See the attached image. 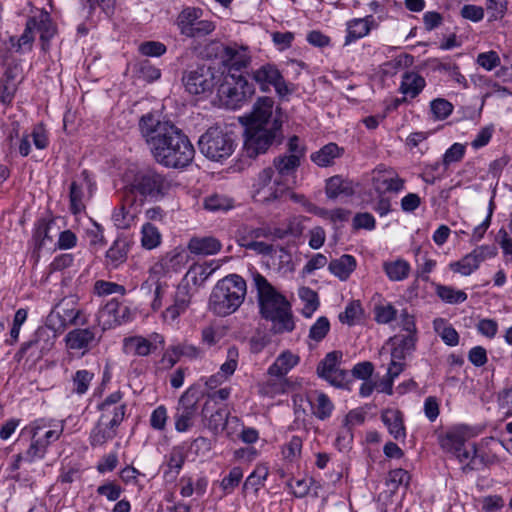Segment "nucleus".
Instances as JSON below:
<instances>
[{"mask_svg": "<svg viewBox=\"0 0 512 512\" xmlns=\"http://www.w3.org/2000/svg\"><path fill=\"white\" fill-rule=\"evenodd\" d=\"M374 24L375 20L371 15L364 18H355L350 20L347 23L345 44H350L351 42L368 35Z\"/></svg>", "mask_w": 512, "mask_h": 512, "instance_id": "c9c22d12", "label": "nucleus"}, {"mask_svg": "<svg viewBox=\"0 0 512 512\" xmlns=\"http://www.w3.org/2000/svg\"><path fill=\"white\" fill-rule=\"evenodd\" d=\"M29 441V446L26 451V462L33 463L36 460L43 459L47 453V449L42 442H39L38 437L35 439V433L32 436H26Z\"/></svg>", "mask_w": 512, "mask_h": 512, "instance_id": "6e6d98bb", "label": "nucleus"}, {"mask_svg": "<svg viewBox=\"0 0 512 512\" xmlns=\"http://www.w3.org/2000/svg\"><path fill=\"white\" fill-rule=\"evenodd\" d=\"M94 378V374L88 370H78L74 374L73 381V389L72 391L78 395H83L88 391V388L91 384V381Z\"/></svg>", "mask_w": 512, "mask_h": 512, "instance_id": "4d7b16f0", "label": "nucleus"}, {"mask_svg": "<svg viewBox=\"0 0 512 512\" xmlns=\"http://www.w3.org/2000/svg\"><path fill=\"white\" fill-rule=\"evenodd\" d=\"M101 338L102 335L97 327L78 326L66 334L64 342L68 350L81 351V354L85 355L100 343Z\"/></svg>", "mask_w": 512, "mask_h": 512, "instance_id": "a211bd4d", "label": "nucleus"}, {"mask_svg": "<svg viewBox=\"0 0 512 512\" xmlns=\"http://www.w3.org/2000/svg\"><path fill=\"white\" fill-rule=\"evenodd\" d=\"M299 297L305 302L302 313L305 317L311 315L317 310L319 306L318 295L309 287H302L299 290Z\"/></svg>", "mask_w": 512, "mask_h": 512, "instance_id": "5fc2aeb1", "label": "nucleus"}, {"mask_svg": "<svg viewBox=\"0 0 512 512\" xmlns=\"http://www.w3.org/2000/svg\"><path fill=\"white\" fill-rule=\"evenodd\" d=\"M162 236L159 229L147 222L141 229V245L147 250H152L161 244Z\"/></svg>", "mask_w": 512, "mask_h": 512, "instance_id": "09e8293b", "label": "nucleus"}, {"mask_svg": "<svg viewBox=\"0 0 512 512\" xmlns=\"http://www.w3.org/2000/svg\"><path fill=\"white\" fill-rule=\"evenodd\" d=\"M122 421V408H118L112 417L104 418V416L101 415L96 426L91 431L90 444L92 446H101L107 441L113 439L117 434V427L122 423Z\"/></svg>", "mask_w": 512, "mask_h": 512, "instance_id": "aec40b11", "label": "nucleus"}, {"mask_svg": "<svg viewBox=\"0 0 512 512\" xmlns=\"http://www.w3.org/2000/svg\"><path fill=\"white\" fill-rule=\"evenodd\" d=\"M24 78L21 60L12 58L0 78V102L4 105L12 103L19 84Z\"/></svg>", "mask_w": 512, "mask_h": 512, "instance_id": "f3484780", "label": "nucleus"}, {"mask_svg": "<svg viewBox=\"0 0 512 512\" xmlns=\"http://www.w3.org/2000/svg\"><path fill=\"white\" fill-rule=\"evenodd\" d=\"M466 151V146L461 143H454L443 155L442 165L447 169L451 164L460 162Z\"/></svg>", "mask_w": 512, "mask_h": 512, "instance_id": "680f3d73", "label": "nucleus"}, {"mask_svg": "<svg viewBox=\"0 0 512 512\" xmlns=\"http://www.w3.org/2000/svg\"><path fill=\"white\" fill-rule=\"evenodd\" d=\"M127 245L123 240H116L106 252V264L111 268H117L127 259Z\"/></svg>", "mask_w": 512, "mask_h": 512, "instance_id": "de8ad7c7", "label": "nucleus"}, {"mask_svg": "<svg viewBox=\"0 0 512 512\" xmlns=\"http://www.w3.org/2000/svg\"><path fill=\"white\" fill-rule=\"evenodd\" d=\"M251 56L248 49L236 44L225 46L221 53V63L227 71L230 78L238 77L239 74L243 75V71L249 66Z\"/></svg>", "mask_w": 512, "mask_h": 512, "instance_id": "6ab92c4d", "label": "nucleus"}, {"mask_svg": "<svg viewBox=\"0 0 512 512\" xmlns=\"http://www.w3.org/2000/svg\"><path fill=\"white\" fill-rule=\"evenodd\" d=\"M123 398V393L121 391H115L108 395L101 404H99L98 408L102 412L101 415L104 418L112 417L118 408H122L123 411V419L126 414V404L121 403Z\"/></svg>", "mask_w": 512, "mask_h": 512, "instance_id": "49530a36", "label": "nucleus"}, {"mask_svg": "<svg viewBox=\"0 0 512 512\" xmlns=\"http://www.w3.org/2000/svg\"><path fill=\"white\" fill-rule=\"evenodd\" d=\"M203 10L198 7H185L178 14L175 24L181 35L188 38H201L215 30V24L201 19Z\"/></svg>", "mask_w": 512, "mask_h": 512, "instance_id": "1a4fd4ad", "label": "nucleus"}, {"mask_svg": "<svg viewBox=\"0 0 512 512\" xmlns=\"http://www.w3.org/2000/svg\"><path fill=\"white\" fill-rule=\"evenodd\" d=\"M253 93V85L242 74L235 78L225 76L224 82L218 88L220 98L231 109L239 107Z\"/></svg>", "mask_w": 512, "mask_h": 512, "instance_id": "f8f14e48", "label": "nucleus"}, {"mask_svg": "<svg viewBox=\"0 0 512 512\" xmlns=\"http://www.w3.org/2000/svg\"><path fill=\"white\" fill-rule=\"evenodd\" d=\"M426 86L425 79L414 71H407L402 75L399 91L406 97H417Z\"/></svg>", "mask_w": 512, "mask_h": 512, "instance_id": "e433bc0d", "label": "nucleus"}, {"mask_svg": "<svg viewBox=\"0 0 512 512\" xmlns=\"http://www.w3.org/2000/svg\"><path fill=\"white\" fill-rule=\"evenodd\" d=\"M436 294L443 302L448 304L463 303L468 297L463 290H457L451 286L441 284L436 286Z\"/></svg>", "mask_w": 512, "mask_h": 512, "instance_id": "3c124183", "label": "nucleus"}, {"mask_svg": "<svg viewBox=\"0 0 512 512\" xmlns=\"http://www.w3.org/2000/svg\"><path fill=\"white\" fill-rule=\"evenodd\" d=\"M52 328L45 323V326L39 327L33 338L22 344L21 352L25 353L29 349L34 348L38 353L44 354L52 349L55 344L57 334Z\"/></svg>", "mask_w": 512, "mask_h": 512, "instance_id": "a878e982", "label": "nucleus"}, {"mask_svg": "<svg viewBox=\"0 0 512 512\" xmlns=\"http://www.w3.org/2000/svg\"><path fill=\"white\" fill-rule=\"evenodd\" d=\"M430 111L436 120L446 119L453 111V105L443 98H437L431 101Z\"/></svg>", "mask_w": 512, "mask_h": 512, "instance_id": "052dcab7", "label": "nucleus"}, {"mask_svg": "<svg viewBox=\"0 0 512 512\" xmlns=\"http://www.w3.org/2000/svg\"><path fill=\"white\" fill-rule=\"evenodd\" d=\"M246 294L245 279L238 274H229L213 287L209 297V309L220 317L231 315L242 305Z\"/></svg>", "mask_w": 512, "mask_h": 512, "instance_id": "7ed1b4c3", "label": "nucleus"}, {"mask_svg": "<svg viewBox=\"0 0 512 512\" xmlns=\"http://www.w3.org/2000/svg\"><path fill=\"white\" fill-rule=\"evenodd\" d=\"M363 310L359 301L350 302L345 311L340 313L339 320L342 323H346L348 325H352L356 320L360 319L362 316Z\"/></svg>", "mask_w": 512, "mask_h": 512, "instance_id": "338daca9", "label": "nucleus"}, {"mask_svg": "<svg viewBox=\"0 0 512 512\" xmlns=\"http://www.w3.org/2000/svg\"><path fill=\"white\" fill-rule=\"evenodd\" d=\"M171 187V180L154 169H146L138 172L133 182L130 184L131 192L153 199L164 197Z\"/></svg>", "mask_w": 512, "mask_h": 512, "instance_id": "0eeeda50", "label": "nucleus"}, {"mask_svg": "<svg viewBox=\"0 0 512 512\" xmlns=\"http://www.w3.org/2000/svg\"><path fill=\"white\" fill-rule=\"evenodd\" d=\"M139 130L159 164L168 168H184L192 162L194 147L173 122L147 113L139 120Z\"/></svg>", "mask_w": 512, "mask_h": 512, "instance_id": "f257e3e1", "label": "nucleus"}, {"mask_svg": "<svg viewBox=\"0 0 512 512\" xmlns=\"http://www.w3.org/2000/svg\"><path fill=\"white\" fill-rule=\"evenodd\" d=\"M396 316L397 310L390 303L386 305H376L374 308V317L377 323L388 324L395 320Z\"/></svg>", "mask_w": 512, "mask_h": 512, "instance_id": "774afa93", "label": "nucleus"}, {"mask_svg": "<svg viewBox=\"0 0 512 512\" xmlns=\"http://www.w3.org/2000/svg\"><path fill=\"white\" fill-rule=\"evenodd\" d=\"M325 192L329 199H336L341 195L352 196L355 191L351 181L337 175L327 180Z\"/></svg>", "mask_w": 512, "mask_h": 512, "instance_id": "a19ab883", "label": "nucleus"}, {"mask_svg": "<svg viewBox=\"0 0 512 512\" xmlns=\"http://www.w3.org/2000/svg\"><path fill=\"white\" fill-rule=\"evenodd\" d=\"M198 393L195 389H187L179 398L173 415L175 430L179 433L189 431L199 415Z\"/></svg>", "mask_w": 512, "mask_h": 512, "instance_id": "9d476101", "label": "nucleus"}, {"mask_svg": "<svg viewBox=\"0 0 512 512\" xmlns=\"http://www.w3.org/2000/svg\"><path fill=\"white\" fill-rule=\"evenodd\" d=\"M409 482V473L401 468L391 470L386 479V485L390 488L391 493H395L401 486L407 489Z\"/></svg>", "mask_w": 512, "mask_h": 512, "instance_id": "864d4df0", "label": "nucleus"}, {"mask_svg": "<svg viewBox=\"0 0 512 512\" xmlns=\"http://www.w3.org/2000/svg\"><path fill=\"white\" fill-rule=\"evenodd\" d=\"M390 341L392 359L405 360L415 350L417 337L414 334H403L391 338Z\"/></svg>", "mask_w": 512, "mask_h": 512, "instance_id": "473e14b6", "label": "nucleus"}, {"mask_svg": "<svg viewBox=\"0 0 512 512\" xmlns=\"http://www.w3.org/2000/svg\"><path fill=\"white\" fill-rule=\"evenodd\" d=\"M296 219H293L290 221L289 227L287 230H283L280 228H271L269 226H261L257 228H250L247 229L245 232V235L242 237H249V240H257L259 238H266V239H282L287 234L297 235L301 233V229L299 228V224H297V227H294V222Z\"/></svg>", "mask_w": 512, "mask_h": 512, "instance_id": "bb28decb", "label": "nucleus"}, {"mask_svg": "<svg viewBox=\"0 0 512 512\" xmlns=\"http://www.w3.org/2000/svg\"><path fill=\"white\" fill-rule=\"evenodd\" d=\"M441 448L452 454L463 466V472L476 470V445L468 443L462 432L449 431L440 439Z\"/></svg>", "mask_w": 512, "mask_h": 512, "instance_id": "6e6552de", "label": "nucleus"}, {"mask_svg": "<svg viewBox=\"0 0 512 512\" xmlns=\"http://www.w3.org/2000/svg\"><path fill=\"white\" fill-rule=\"evenodd\" d=\"M404 184L405 180L390 168L380 166L374 171L373 186L378 193L400 192Z\"/></svg>", "mask_w": 512, "mask_h": 512, "instance_id": "b1692460", "label": "nucleus"}, {"mask_svg": "<svg viewBox=\"0 0 512 512\" xmlns=\"http://www.w3.org/2000/svg\"><path fill=\"white\" fill-rule=\"evenodd\" d=\"M357 261L354 256L344 254L330 261L328 270L339 280L346 281L356 269Z\"/></svg>", "mask_w": 512, "mask_h": 512, "instance_id": "4c0bfd02", "label": "nucleus"}, {"mask_svg": "<svg viewBox=\"0 0 512 512\" xmlns=\"http://www.w3.org/2000/svg\"><path fill=\"white\" fill-rule=\"evenodd\" d=\"M70 210L73 214H78L85 209L84 192L81 184L73 181L70 185Z\"/></svg>", "mask_w": 512, "mask_h": 512, "instance_id": "13d9d810", "label": "nucleus"}, {"mask_svg": "<svg viewBox=\"0 0 512 512\" xmlns=\"http://www.w3.org/2000/svg\"><path fill=\"white\" fill-rule=\"evenodd\" d=\"M135 214L124 206L116 208L112 214V220L119 229H128L134 222Z\"/></svg>", "mask_w": 512, "mask_h": 512, "instance_id": "e2e57ef3", "label": "nucleus"}, {"mask_svg": "<svg viewBox=\"0 0 512 512\" xmlns=\"http://www.w3.org/2000/svg\"><path fill=\"white\" fill-rule=\"evenodd\" d=\"M186 460V453L182 446H174L166 456L167 470L164 471V477H170L175 480L179 475Z\"/></svg>", "mask_w": 512, "mask_h": 512, "instance_id": "ea45409f", "label": "nucleus"}, {"mask_svg": "<svg viewBox=\"0 0 512 512\" xmlns=\"http://www.w3.org/2000/svg\"><path fill=\"white\" fill-rule=\"evenodd\" d=\"M381 419L395 440L404 439L406 437V429L401 411L397 409H386L382 412Z\"/></svg>", "mask_w": 512, "mask_h": 512, "instance_id": "7c9ffc66", "label": "nucleus"}, {"mask_svg": "<svg viewBox=\"0 0 512 512\" xmlns=\"http://www.w3.org/2000/svg\"><path fill=\"white\" fill-rule=\"evenodd\" d=\"M190 286L188 281L183 280L177 287L173 296V303L163 312L162 317L165 321L173 322L189 307L191 302Z\"/></svg>", "mask_w": 512, "mask_h": 512, "instance_id": "4be33fe9", "label": "nucleus"}, {"mask_svg": "<svg viewBox=\"0 0 512 512\" xmlns=\"http://www.w3.org/2000/svg\"><path fill=\"white\" fill-rule=\"evenodd\" d=\"M47 325L55 332H63L68 326H85L88 324V317L81 309L65 307L59 304L47 316Z\"/></svg>", "mask_w": 512, "mask_h": 512, "instance_id": "4468645a", "label": "nucleus"}, {"mask_svg": "<svg viewBox=\"0 0 512 512\" xmlns=\"http://www.w3.org/2000/svg\"><path fill=\"white\" fill-rule=\"evenodd\" d=\"M383 270L391 281H402L406 279L410 272V265L407 261L397 259L383 263Z\"/></svg>", "mask_w": 512, "mask_h": 512, "instance_id": "a18cd8bd", "label": "nucleus"}, {"mask_svg": "<svg viewBox=\"0 0 512 512\" xmlns=\"http://www.w3.org/2000/svg\"><path fill=\"white\" fill-rule=\"evenodd\" d=\"M299 356L289 350L282 352L268 368V375L271 377H284L299 363Z\"/></svg>", "mask_w": 512, "mask_h": 512, "instance_id": "f704fd0d", "label": "nucleus"}, {"mask_svg": "<svg viewBox=\"0 0 512 512\" xmlns=\"http://www.w3.org/2000/svg\"><path fill=\"white\" fill-rule=\"evenodd\" d=\"M312 414L319 420L328 419L334 410V404L323 392L315 391L314 399L310 400Z\"/></svg>", "mask_w": 512, "mask_h": 512, "instance_id": "37998d69", "label": "nucleus"}, {"mask_svg": "<svg viewBox=\"0 0 512 512\" xmlns=\"http://www.w3.org/2000/svg\"><path fill=\"white\" fill-rule=\"evenodd\" d=\"M342 352L332 351L326 354L317 366V374L337 388H344L349 382L348 371L339 367Z\"/></svg>", "mask_w": 512, "mask_h": 512, "instance_id": "2eb2a0df", "label": "nucleus"}, {"mask_svg": "<svg viewBox=\"0 0 512 512\" xmlns=\"http://www.w3.org/2000/svg\"><path fill=\"white\" fill-rule=\"evenodd\" d=\"M64 431V423H56L45 418L36 419L23 427L20 432L21 437L32 436L38 437L39 442L48 448L49 445L57 441Z\"/></svg>", "mask_w": 512, "mask_h": 512, "instance_id": "dca6fc26", "label": "nucleus"}, {"mask_svg": "<svg viewBox=\"0 0 512 512\" xmlns=\"http://www.w3.org/2000/svg\"><path fill=\"white\" fill-rule=\"evenodd\" d=\"M494 254L493 250L488 246H480L465 255L459 261L452 262L449 266L452 271L460 273L463 276H468L478 269L482 261Z\"/></svg>", "mask_w": 512, "mask_h": 512, "instance_id": "5701e85b", "label": "nucleus"}, {"mask_svg": "<svg viewBox=\"0 0 512 512\" xmlns=\"http://www.w3.org/2000/svg\"><path fill=\"white\" fill-rule=\"evenodd\" d=\"M203 419L206 421L205 425L214 433L218 434L224 430L229 412L224 408H217L211 406V401H207L201 411Z\"/></svg>", "mask_w": 512, "mask_h": 512, "instance_id": "c85d7f7f", "label": "nucleus"}, {"mask_svg": "<svg viewBox=\"0 0 512 512\" xmlns=\"http://www.w3.org/2000/svg\"><path fill=\"white\" fill-rule=\"evenodd\" d=\"M200 152L209 160L221 162L229 158L235 148L232 133L215 126L210 127L198 141Z\"/></svg>", "mask_w": 512, "mask_h": 512, "instance_id": "39448f33", "label": "nucleus"}, {"mask_svg": "<svg viewBox=\"0 0 512 512\" xmlns=\"http://www.w3.org/2000/svg\"><path fill=\"white\" fill-rule=\"evenodd\" d=\"M290 193V183H286L275 174L272 167L260 170L253 179L251 195L255 202L262 205L281 203Z\"/></svg>", "mask_w": 512, "mask_h": 512, "instance_id": "20e7f679", "label": "nucleus"}, {"mask_svg": "<svg viewBox=\"0 0 512 512\" xmlns=\"http://www.w3.org/2000/svg\"><path fill=\"white\" fill-rule=\"evenodd\" d=\"M232 206V201L229 198L219 194L210 195L204 200L205 209L213 212L226 211Z\"/></svg>", "mask_w": 512, "mask_h": 512, "instance_id": "bf43d9fd", "label": "nucleus"}, {"mask_svg": "<svg viewBox=\"0 0 512 512\" xmlns=\"http://www.w3.org/2000/svg\"><path fill=\"white\" fill-rule=\"evenodd\" d=\"M34 41L35 21L31 17L27 19L23 33L19 37L11 36L9 39L10 45L20 54L32 51Z\"/></svg>", "mask_w": 512, "mask_h": 512, "instance_id": "72a5a7b5", "label": "nucleus"}, {"mask_svg": "<svg viewBox=\"0 0 512 512\" xmlns=\"http://www.w3.org/2000/svg\"><path fill=\"white\" fill-rule=\"evenodd\" d=\"M163 336L153 333L149 338L143 336H130L123 340V350L126 354L133 356L145 357L151 354L158 348V345L163 346Z\"/></svg>", "mask_w": 512, "mask_h": 512, "instance_id": "412c9836", "label": "nucleus"}, {"mask_svg": "<svg viewBox=\"0 0 512 512\" xmlns=\"http://www.w3.org/2000/svg\"><path fill=\"white\" fill-rule=\"evenodd\" d=\"M274 101L270 97L259 98L248 117L247 126L268 127L269 122H281L273 114Z\"/></svg>", "mask_w": 512, "mask_h": 512, "instance_id": "393cba45", "label": "nucleus"}, {"mask_svg": "<svg viewBox=\"0 0 512 512\" xmlns=\"http://www.w3.org/2000/svg\"><path fill=\"white\" fill-rule=\"evenodd\" d=\"M167 284L160 281L158 275L149 272V276L146 281L141 284V291L145 293L153 292V300L151 308L153 311H158L162 308V298L167 289Z\"/></svg>", "mask_w": 512, "mask_h": 512, "instance_id": "2f4dec72", "label": "nucleus"}, {"mask_svg": "<svg viewBox=\"0 0 512 512\" xmlns=\"http://www.w3.org/2000/svg\"><path fill=\"white\" fill-rule=\"evenodd\" d=\"M31 19L35 21V33L40 34L41 49L46 53L50 49L51 39L56 35V26L47 12H40Z\"/></svg>", "mask_w": 512, "mask_h": 512, "instance_id": "cd10ccee", "label": "nucleus"}, {"mask_svg": "<svg viewBox=\"0 0 512 512\" xmlns=\"http://www.w3.org/2000/svg\"><path fill=\"white\" fill-rule=\"evenodd\" d=\"M343 149L335 143L323 146L319 151L311 155V160L320 167L333 164L334 160L341 156Z\"/></svg>", "mask_w": 512, "mask_h": 512, "instance_id": "c03bdc74", "label": "nucleus"}, {"mask_svg": "<svg viewBox=\"0 0 512 512\" xmlns=\"http://www.w3.org/2000/svg\"><path fill=\"white\" fill-rule=\"evenodd\" d=\"M434 328L445 344L449 346H456L459 343L458 332L452 327V325H447L444 319H435Z\"/></svg>", "mask_w": 512, "mask_h": 512, "instance_id": "603ef678", "label": "nucleus"}, {"mask_svg": "<svg viewBox=\"0 0 512 512\" xmlns=\"http://www.w3.org/2000/svg\"><path fill=\"white\" fill-rule=\"evenodd\" d=\"M281 122H269L268 127L247 126L245 129L244 153L249 158H256L266 153L281 133Z\"/></svg>", "mask_w": 512, "mask_h": 512, "instance_id": "423d86ee", "label": "nucleus"}, {"mask_svg": "<svg viewBox=\"0 0 512 512\" xmlns=\"http://www.w3.org/2000/svg\"><path fill=\"white\" fill-rule=\"evenodd\" d=\"M301 162L295 155H279L273 160L272 168L275 174L286 183H290V179H294Z\"/></svg>", "mask_w": 512, "mask_h": 512, "instance_id": "c756f323", "label": "nucleus"}, {"mask_svg": "<svg viewBox=\"0 0 512 512\" xmlns=\"http://www.w3.org/2000/svg\"><path fill=\"white\" fill-rule=\"evenodd\" d=\"M221 243L214 237L192 238L188 243L191 253L197 255H213L221 250Z\"/></svg>", "mask_w": 512, "mask_h": 512, "instance_id": "79ce46f5", "label": "nucleus"}, {"mask_svg": "<svg viewBox=\"0 0 512 512\" xmlns=\"http://www.w3.org/2000/svg\"><path fill=\"white\" fill-rule=\"evenodd\" d=\"M330 330V322L327 317H319L309 330V338L318 343L322 341Z\"/></svg>", "mask_w": 512, "mask_h": 512, "instance_id": "0e129e2a", "label": "nucleus"}, {"mask_svg": "<svg viewBox=\"0 0 512 512\" xmlns=\"http://www.w3.org/2000/svg\"><path fill=\"white\" fill-rule=\"evenodd\" d=\"M251 78L263 92L270 91L271 87L281 97L291 92L281 72L273 64L267 63L253 70Z\"/></svg>", "mask_w": 512, "mask_h": 512, "instance_id": "ddd939ff", "label": "nucleus"}, {"mask_svg": "<svg viewBox=\"0 0 512 512\" xmlns=\"http://www.w3.org/2000/svg\"><path fill=\"white\" fill-rule=\"evenodd\" d=\"M224 72H219L216 68L202 65L189 71L184 77L186 90L193 95L205 94L211 92L220 82Z\"/></svg>", "mask_w": 512, "mask_h": 512, "instance_id": "9b49d317", "label": "nucleus"}, {"mask_svg": "<svg viewBox=\"0 0 512 512\" xmlns=\"http://www.w3.org/2000/svg\"><path fill=\"white\" fill-rule=\"evenodd\" d=\"M243 478V471L240 467H233L227 476L221 481V488L226 494H230L239 485Z\"/></svg>", "mask_w": 512, "mask_h": 512, "instance_id": "69168bd1", "label": "nucleus"}, {"mask_svg": "<svg viewBox=\"0 0 512 512\" xmlns=\"http://www.w3.org/2000/svg\"><path fill=\"white\" fill-rule=\"evenodd\" d=\"M184 261L185 254L182 251L174 249L166 253L158 263L154 264L149 272L159 275L164 271H177L184 264Z\"/></svg>", "mask_w": 512, "mask_h": 512, "instance_id": "58836bf2", "label": "nucleus"}, {"mask_svg": "<svg viewBox=\"0 0 512 512\" xmlns=\"http://www.w3.org/2000/svg\"><path fill=\"white\" fill-rule=\"evenodd\" d=\"M286 391L284 377H271L259 384V393L270 398L283 394Z\"/></svg>", "mask_w": 512, "mask_h": 512, "instance_id": "8fccbe9b", "label": "nucleus"}, {"mask_svg": "<svg viewBox=\"0 0 512 512\" xmlns=\"http://www.w3.org/2000/svg\"><path fill=\"white\" fill-rule=\"evenodd\" d=\"M251 285L257 292L259 312L262 318L272 322L275 333L291 332L295 328L291 305L258 270H249Z\"/></svg>", "mask_w": 512, "mask_h": 512, "instance_id": "f03ea898", "label": "nucleus"}]
</instances>
